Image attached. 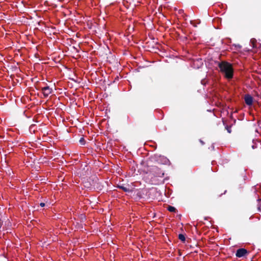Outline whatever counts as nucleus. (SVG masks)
I'll use <instances>...</instances> for the list:
<instances>
[{
	"label": "nucleus",
	"instance_id": "obj_1",
	"mask_svg": "<svg viewBox=\"0 0 261 261\" xmlns=\"http://www.w3.org/2000/svg\"><path fill=\"white\" fill-rule=\"evenodd\" d=\"M221 72L225 74L227 79H231L233 76V70L231 65L227 62H222L219 64Z\"/></svg>",
	"mask_w": 261,
	"mask_h": 261
},
{
	"label": "nucleus",
	"instance_id": "obj_2",
	"mask_svg": "<svg viewBox=\"0 0 261 261\" xmlns=\"http://www.w3.org/2000/svg\"><path fill=\"white\" fill-rule=\"evenodd\" d=\"M42 92L45 96H48L52 92V89L49 87H45L42 88Z\"/></svg>",
	"mask_w": 261,
	"mask_h": 261
},
{
	"label": "nucleus",
	"instance_id": "obj_3",
	"mask_svg": "<svg viewBox=\"0 0 261 261\" xmlns=\"http://www.w3.org/2000/svg\"><path fill=\"white\" fill-rule=\"evenodd\" d=\"M247 252V251L244 249H239L237 250L236 253V256L239 257H241L244 256Z\"/></svg>",
	"mask_w": 261,
	"mask_h": 261
},
{
	"label": "nucleus",
	"instance_id": "obj_4",
	"mask_svg": "<svg viewBox=\"0 0 261 261\" xmlns=\"http://www.w3.org/2000/svg\"><path fill=\"white\" fill-rule=\"evenodd\" d=\"M245 102L248 105H251L252 103V98L250 95H246L245 98Z\"/></svg>",
	"mask_w": 261,
	"mask_h": 261
},
{
	"label": "nucleus",
	"instance_id": "obj_5",
	"mask_svg": "<svg viewBox=\"0 0 261 261\" xmlns=\"http://www.w3.org/2000/svg\"><path fill=\"white\" fill-rule=\"evenodd\" d=\"M119 187L125 192H131L132 191V188L129 187L127 188L123 186H119Z\"/></svg>",
	"mask_w": 261,
	"mask_h": 261
},
{
	"label": "nucleus",
	"instance_id": "obj_6",
	"mask_svg": "<svg viewBox=\"0 0 261 261\" xmlns=\"http://www.w3.org/2000/svg\"><path fill=\"white\" fill-rule=\"evenodd\" d=\"M168 210L171 212H173L175 211V208L171 206H169L168 207Z\"/></svg>",
	"mask_w": 261,
	"mask_h": 261
},
{
	"label": "nucleus",
	"instance_id": "obj_7",
	"mask_svg": "<svg viewBox=\"0 0 261 261\" xmlns=\"http://www.w3.org/2000/svg\"><path fill=\"white\" fill-rule=\"evenodd\" d=\"M178 238L182 241H185V236L182 234H179L178 236Z\"/></svg>",
	"mask_w": 261,
	"mask_h": 261
},
{
	"label": "nucleus",
	"instance_id": "obj_8",
	"mask_svg": "<svg viewBox=\"0 0 261 261\" xmlns=\"http://www.w3.org/2000/svg\"><path fill=\"white\" fill-rule=\"evenodd\" d=\"M84 139H83V138H81V139L80 140V142L82 144H84Z\"/></svg>",
	"mask_w": 261,
	"mask_h": 261
},
{
	"label": "nucleus",
	"instance_id": "obj_9",
	"mask_svg": "<svg viewBox=\"0 0 261 261\" xmlns=\"http://www.w3.org/2000/svg\"><path fill=\"white\" fill-rule=\"evenodd\" d=\"M40 205L41 206L43 207L45 206V203L41 202V203H40Z\"/></svg>",
	"mask_w": 261,
	"mask_h": 261
},
{
	"label": "nucleus",
	"instance_id": "obj_10",
	"mask_svg": "<svg viewBox=\"0 0 261 261\" xmlns=\"http://www.w3.org/2000/svg\"><path fill=\"white\" fill-rule=\"evenodd\" d=\"M228 131L229 133H230V129H228Z\"/></svg>",
	"mask_w": 261,
	"mask_h": 261
},
{
	"label": "nucleus",
	"instance_id": "obj_11",
	"mask_svg": "<svg viewBox=\"0 0 261 261\" xmlns=\"http://www.w3.org/2000/svg\"><path fill=\"white\" fill-rule=\"evenodd\" d=\"M228 131L229 133H230V129H228Z\"/></svg>",
	"mask_w": 261,
	"mask_h": 261
}]
</instances>
